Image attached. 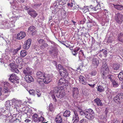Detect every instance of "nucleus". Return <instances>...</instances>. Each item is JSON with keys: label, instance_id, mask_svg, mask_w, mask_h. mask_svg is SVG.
I'll return each instance as SVG.
<instances>
[{"label": "nucleus", "instance_id": "36", "mask_svg": "<svg viewBox=\"0 0 123 123\" xmlns=\"http://www.w3.org/2000/svg\"><path fill=\"white\" fill-rule=\"evenodd\" d=\"M70 111L66 110L65 111L63 115L64 117H69L70 115Z\"/></svg>", "mask_w": 123, "mask_h": 123}, {"label": "nucleus", "instance_id": "31", "mask_svg": "<svg viewBox=\"0 0 123 123\" xmlns=\"http://www.w3.org/2000/svg\"><path fill=\"white\" fill-rule=\"evenodd\" d=\"M89 7H90V8H91L95 11L96 10H97L99 9V8H100V6L98 4H97L95 6L93 5H91L89 6Z\"/></svg>", "mask_w": 123, "mask_h": 123}, {"label": "nucleus", "instance_id": "10", "mask_svg": "<svg viewBox=\"0 0 123 123\" xmlns=\"http://www.w3.org/2000/svg\"><path fill=\"white\" fill-rule=\"evenodd\" d=\"M33 70L29 67L26 68L23 70V73L26 75H31L32 74Z\"/></svg>", "mask_w": 123, "mask_h": 123}, {"label": "nucleus", "instance_id": "62", "mask_svg": "<svg viewBox=\"0 0 123 123\" xmlns=\"http://www.w3.org/2000/svg\"><path fill=\"white\" fill-rule=\"evenodd\" d=\"M11 82L13 83L14 84H18L19 83V82L18 81V78L15 79L14 80H13V81H12V82Z\"/></svg>", "mask_w": 123, "mask_h": 123}, {"label": "nucleus", "instance_id": "7", "mask_svg": "<svg viewBox=\"0 0 123 123\" xmlns=\"http://www.w3.org/2000/svg\"><path fill=\"white\" fill-rule=\"evenodd\" d=\"M11 103L12 105V107L13 108H19V105L21 103V101L20 100L17 99H16L13 98L11 100Z\"/></svg>", "mask_w": 123, "mask_h": 123}, {"label": "nucleus", "instance_id": "30", "mask_svg": "<svg viewBox=\"0 0 123 123\" xmlns=\"http://www.w3.org/2000/svg\"><path fill=\"white\" fill-rule=\"evenodd\" d=\"M65 79L64 78H61L59 80L58 84V87H60L62 85H64L65 83Z\"/></svg>", "mask_w": 123, "mask_h": 123}, {"label": "nucleus", "instance_id": "45", "mask_svg": "<svg viewBox=\"0 0 123 123\" xmlns=\"http://www.w3.org/2000/svg\"><path fill=\"white\" fill-rule=\"evenodd\" d=\"M118 77L120 80H122L123 78V71H121L118 75Z\"/></svg>", "mask_w": 123, "mask_h": 123}, {"label": "nucleus", "instance_id": "52", "mask_svg": "<svg viewBox=\"0 0 123 123\" xmlns=\"http://www.w3.org/2000/svg\"><path fill=\"white\" fill-rule=\"evenodd\" d=\"M36 28L33 26H30L28 28V31H34L35 30Z\"/></svg>", "mask_w": 123, "mask_h": 123}, {"label": "nucleus", "instance_id": "41", "mask_svg": "<svg viewBox=\"0 0 123 123\" xmlns=\"http://www.w3.org/2000/svg\"><path fill=\"white\" fill-rule=\"evenodd\" d=\"M105 110L104 113V117H103V118L105 119L107 117V113L108 112V110H109V108H105Z\"/></svg>", "mask_w": 123, "mask_h": 123}, {"label": "nucleus", "instance_id": "50", "mask_svg": "<svg viewBox=\"0 0 123 123\" xmlns=\"http://www.w3.org/2000/svg\"><path fill=\"white\" fill-rule=\"evenodd\" d=\"M29 92L30 95L34 96H35L36 94L35 91L33 89L30 90L29 91Z\"/></svg>", "mask_w": 123, "mask_h": 123}, {"label": "nucleus", "instance_id": "39", "mask_svg": "<svg viewBox=\"0 0 123 123\" xmlns=\"http://www.w3.org/2000/svg\"><path fill=\"white\" fill-rule=\"evenodd\" d=\"M104 88L101 85H99L98 86L97 90L99 92H104Z\"/></svg>", "mask_w": 123, "mask_h": 123}, {"label": "nucleus", "instance_id": "58", "mask_svg": "<svg viewBox=\"0 0 123 123\" xmlns=\"http://www.w3.org/2000/svg\"><path fill=\"white\" fill-rule=\"evenodd\" d=\"M31 39L30 38H29L27 40L26 43L28 45L30 46L31 43Z\"/></svg>", "mask_w": 123, "mask_h": 123}, {"label": "nucleus", "instance_id": "19", "mask_svg": "<svg viewBox=\"0 0 123 123\" xmlns=\"http://www.w3.org/2000/svg\"><path fill=\"white\" fill-rule=\"evenodd\" d=\"M31 75H26L25 77V79L27 82L30 83L34 80V79Z\"/></svg>", "mask_w": 123, "mask_h": 123}, {"label": "nucleus", "instance_id": "23", "mask_svg": "<svg viewBox=\"0 0 123 123\" xmlns=\"http://www.w3.org/2000/svg\"><path fill=\"white\" fill-rule=\"evenodd\" d=\"M80 49V48L79 47H76L74 49L73 51H72V52L73 55L76 56L78 54V51Z\"/></svg>", "mask_w": 123, "mask_h": 123}, {"label": "nucleus", "instance_id": "35", "mask_svg": "<svg viewBox=\"0 0 123 123\" xmlns=\"http://www.w3.org/2000/svg\"><path fill=\"white\" fill-rule=\"evenodd\" d=\"M79 117H76L73 115L72 121H73V123H77L79 121Z\"/></svg>", "mask_w": 123, "mask_h": 123}, {"label": "nucleus", "instance_id": "5", "mask_svg": "<svg viewBox=\"0 0 123 123\" xmlns=\"http://www.w3.org/2000/svg\"><path fill=\"white\" fill-rule=\"evenodd\" d=\"M107 36H109L106 41V43H112L115 40V38L113 31H108L107 34Z\"/></svg>", "mask_w": 123, "mask_h": 123}, {"label": "nucleus", "instance_id": "4", "mask_svg": "<svg viewBox=\"0 0 123 123\" xmlns=\"http://www.w3.org/2000/svg\"><path fill=\"white\" fill-rule=\"evenodd\" d=\"M114 19L116 22L119 24H121L123 22V15L120 13L116 14Z\"/></svg>", "mask_w": 123, "mask_h": 123}, {"label": "nucleus", "instance_id": "17", "mask_svg": "<svg viewBox=\"0 0 123 123\" xmlns=\"http://www.w3.org/2000/svg\"><path fill=\"white\" fill-rule=\"evenodd\" d=\"M45 74L44 73L39 71L37 72V76L38 79H42L45 78Z\"/></svg>", "mask_w": 123, "mask_h": 123}, {"label": "nucleus", "instance_id": "13", "mask_svg": "<svg viewBox=\"0 0 123 123\" xmlns=\"http://www.w3.org/2000/svg\"><path fill=\"white\" fill-rule=\"evenodd\" d=\"M2 27L4 29H8L11 27L10 24H9L7 20H4L2 24Z\"/></svg>", "mask_w": 123, "mask_h": 123}, {"label": "nucleus", "instance_id": "38", "mask_svg": "<svg viewBox=\"0 0 123 123\" xmlns=\"http://www.w3.org/2000/svg\"><path fill=\"white\" fill-rule=\"evenodd\" d=\"M119 64H114L113 65V68L114 70H118L120 67Z\"/></svg>", "mask_w": 123, "mask_h": 123}, {"label": "nucleus", "instance_id": "46", "mask_svg": "<svg viewBox=\"0 0 123 123\" xmlns=\"http://www.w3.org/2000/svg\"><path fill=\"white\" fill-rule=\"evenodd\" d=\"M112 85L114 87H117L119 86V84L114 80H111Z\"/></svg>", "mask_w": 123, "mask_h": 123}, {"label": "nucleus", "instance_id": "8", "mask_svg": "<svg viewBox=\"0 0 123 123\" xmlns=\"http://www.w3.org/2000/svg\"><path fill=\"white\" fill-rule=\"evenodd\" d=\"M92 64L95 68H96L99 64V59L93 57L92 59Z\"/></svg>", "mask_w": 123, "mask_h": 123}, {"label": "nucleus", "instance_id": "44", "mask_svg": "<svg viewBox=\"0 0 123 123\" xmlns=\"http://www.w3.org/2000/svg\"><path fill=\"white\" fill-rule=\"evenodd\" d=\"M79 113L81 116H85L86 115V109L83 111L82 109H80V110L79 111Z\"/></svg>", "mask_w": 123, "mask_h": 123}, {"label": "nucleus", "instance_id": "3", "mask_svg": "<svg viewBox=\"0 0 123 123\" xmlns=\"http://www.w3.org/2000/svg\"><path fill=\"white\" fill-rule=\"evenodd\" d=\"M123 99V93L122 92L118 93L113 98V100L118 104H121Z\"/></svg>", "mask_w": 123, "mask_h": 123}, {"label": "nucleus", "instance_id": "40", "mask_svg": "<svg viewBox=\"0 0 123 123\" xmlns=\"http://www.w3.org/2000/svg\"><path fill=\"white\" fill-rule=\"evenodd\" d=\"M103 57H106L107 56V51L106 50L104 49H102V50H101Z\"/></svg>", "mask_w": 123, "mask_h": 123}, {"label": "nucleus", "instance_id": "47", "mask_svg": "<svg viewBox=\"0 0 123 123\" xmlns=\"http://www.w3.org/2000/svg\"><path fill=\"white\" fill-rule=\"evenodd\" d=\"M45 118L42 116L38 117V123H41V122H43L44 121L45 122Z\"/></svg>", "mask_w": 123, "mask_h": 123}, {"label": "nucleus", "instance_id": "48", "mask_svg": "<svg viewBox=\"0 0 123 123\" xmlns=\"http://www.w3.org/2000/svg\"><path fill=\"white\" fill-rule=\"evenodd\" d=\"M88 7H89V6H85L82 8H80V9H82L83 11H86V12L88 11L89 10L88 8ZM78 9L79 10V9Z\"/></svg>", "mask_w": 123, "mask_h": 123}, {"label": "nucleus", "instance_id": "27", "mask_svg": "<svg viewBox=\"0 0 123 123\" xmlns=\"http://www.w3.org/2000/svg\"><path fill=\"white\" fill-rule=\"evenodd\" d=\"M17 76L15 74H12L10 75V77L9 78V80L11 81V82L13 80H14L15 79H17Z\"/></svg>", "mask_w": 123, "mask_h": 123}, {"label": "nucleus", "instance_id": "12", "mask_svg": "<svg viewBox=\"0 0 123 123\" xmlns=\"http://www.w3.org/2000/svg\"><path fill=\"white\" fill-rule=\"evenodd\" d=\"M66 3L65 0H57L54 4V6L57 7L58 5L62 6Z\"/></svg>", "mask_w": 123, "mask_h": 123}, {"label": "nucleus", "instance_id": "6", "mask_svg": "<svg viewBox=\"0 0 123 123\" xmlns=\"http://www.w3.org/2000/svg\"><path fill=\"white\" fill-rule=\"evenodd\" d=\"M51 50H49V53L51 56H55L58 54V50L57 48L54 46H51Z\"/></svg>", "mask_w": 123, "mask_h": 123}, {"label": "nucleus", "instance_id": "14", "mask_svg": "<svg viewBox=\"0 0 123 123\" xmlns=\"http://www.w3.org/2000/svg\"><path fill=\"white\" fill-rule=\"evenodd\" d=\"M26 35L25 33L24 32H20L17 34V36H16V38L20 40L24 38Z\"/></svg>", "mask_w": 123, "mask_h": 123}, {"label": "nucleus", "instance_id": "1", "mask_svg": "<svg viewBox=\"0 0 123 123\" xmlns=\"http://www.w3.org/2000/svg\"><path fill=\"white\" fill-rule=\"evenodd\" d=\"M63 87L61 86L55 87V90L56 93V96L58 98H63L66 94Z\"/></svg>", "mask_w": 123, "mask_h": 123}, {"label": "nucleus", "instance_id": "51", "mask_svg": "<svg viewBox=\"0 0 123 123\" xmlns=\"http://www.w3.org/2000/svg\"><path fill=\"white\" fill-rule=\"evenodd\" d=\"M52 103H51L49 105V109L50 111L52 112L53 111L54 107Z\"/></svg>", "mask_w": 123, "mask_h": 123}, {"label": "nucleus", "instance_id": "21", "mask_svg": "<svg viewBox=\"0 0 123 123\" xmlns=\"http://www.w3.org/2000/svg\"><path fill=\"white\" fill-rule=\"evenodd\" d=\"M62 119L61 116L59 114L56 117L55 120L56 123H61L62 121Z\"/></svg>", "mask_w": 123, "mask_h": 123}, {"label": "nucleus", "instance_id": "15", "mask_svg": "<svg viewBox=\"0 0 123 123\" xmlns=\"http://www.w3.org/2000/svg\"><path fill=\"white\" fill-rule=\"evenodd\" d=\"M11 100H7L5 102V108L7 110H11V107H12V105L11 103Z\"/></svg>", "mask_w": 123, "mask_h": 123}, {"label": "nucleus", "instance_id": "49", "mask_svg": "<svg viewBox=\"0 0 123 123\" xmlns=\"http://www.w3.org/2000/svg\"><path fill=\"white\" fill-rule=\"evenodd\" d=\"M9 65H10V66L11 67L12 70L14 69L16 67V65L14 62L11 63L9 64Z\"/></svg>", "mask_w": 123, "mask_h": 123}, {"label": "nucleus", "instance_id": "26", "mask_svg": "<svg viewBox=\"0 0 123 123\" xmlns=\"http://www.w3.org/2000/svg\"><path fill=\"white\" fill-rule=\"evenodd\" d=\"M113 5L114 7L117 10H122L123 9V5L114 4H113Z\"/></svg>", "mask_w": 123, "mask_h": 123}, {"label": "nucleus", "instance_id": "61", "mask_svg": "<svg viewBox=\"0 0 123 123\" xmlns=\"http://www.w3.org/2000/svg\"><path fill=\"white\" fill-rule=\"evenodd\" d=\"M30 46L26 43L23 46V48L25 49H27Z\"/></svg>", "mask_w": 123, "mask_h": 123}, {"label": "nucleus", "instance_id": "24", "mask_svg": "<svg viewBox=\"0 0 123 123\" xmlns=\"http://www.w3.org/2000/svg\"><path fill=\"white\" fill-rule=\"evenodd\" d=\"M102 68L103 69V71H106L107 70H109V69L107 64L105 62H103Z\"/></svg>", "mask_w": 123, "mask_h": 123}, {"label": "nucleus", "instance_id": "57", "mask_svg": "<svg viewBox=\"0 0 123 123\" xmlns=\"http://www.w3.org/2000/svg\"><path fill=\"white\" fill-rule=\"evenodd\" d=\"M83 35L85 37H86V38H88L90 37L89 34L87 32V33H83Z\"/></svg>", "mask_w": 123, "mask_h": 123}, {"label": "nucleus", "instance_id": "16", "mask_svg": "<svg viewBox=\"0 0 123 123\" xmlns=\"http://www.w3.org/2000/svg\"><path fill=\"white\" fill-rule=\"evenodd\" d=\"M79 79L80 83L84 85H86L87 84V82L85 78L83 76L80 75Z\"/></svg>", "mask_w": 123, "mask_h": 123}, {"label": "nucleus", "instance_id": "54", "mask_svg": "<svg viewBox=\"0 0 123 123\" xmlns=\"http://www.w3.org/2000/svg\"><path fill=\"white\" fill-rule=\"evenodd\" d=\"M101 53V50H100L98 53L97 54V56L100 58H102L103 57L102 54Z\"/></svg>", "mask_w": 123, "mask_h": 123}, {"label": "nucleus", "instance_id": "64", "mask_svg": "<svg viewBox=\"0 0 123 123\" xmlns=\"http://www.w3.org/2000/svg\"><path fill=\"white\" fill-rule=\"evenodd\" d=\"M36 94L37 95L38 97H40L41 94V92L38 90H36Z\"/></svg>", "mask_w": 123, "mask_h": 123}, {"label": "nucleus", "instance_id": "28", "mask_svg": "<svg viewBox=\"0 0 123 123\" xmlns=\"http://www.w3.org/2000/svg\"><path fill=\"white\" fill-rule=\"evenodd\" d=\"M117 40L119 42L123 43V34L120 33L118 34L117 37Z\"/></svg>", "mask_w": 123, "mask_h": 123}, {"label": "nucleus", "instance_id": "60", "mask_svg": "<svg viewBox=\"0 0 123 123\" xmlns=\"http://www.w3.org/2000/svg\"><path fill=\"white\" fill-rule=\"evenodd\" d=\"M86 20V19L85 18H83L82 20L79 22V24H83L85 22Z\"/></svg>", "mask_w": 123, "mask_h": 123}, {"label": "nucleus", "instance_id": "22", "mask_svg": "<svg viewBox=\"0 0 123 123\" xmlns=\"http://www.w3.org/2000/svg\"><path fill=\"white\" fill-rule=\"evenodd\" d=\"M54 62L55 63V66L57 68V69L59 71V72L60 71H62L63 69H64L65 68H64L62 65L60 64H58V67H57V62L55 61H54Z\"/></svg>", "mask_w": 123, "mask_h": 123}, {"label": "nucleus", "instance_id": "29", "mask_svg": "<svg viewBox=\"0 0 123 123\" xmlns=\"http://www.w3.org/2000/svg\"><path fill=\"white\" fill-rule=\"evenodd\" d=\"M9 1L10 4L12 6H13V8L17 7V6L16 5V3L17 1L15 0H8Z\"/></svg>", "mask_w": 123, "mask_h": 123}, {"label": "nucleus", "instance_id": "11", "mask_svg": "<svg viewBox=\"0 0 123 123\" xmlns=\"http://www.w3.org/2000/svg\"><path fill=\"white\" fill-rule=\"evenodd\" d=\"M72 93L73 97L74 98H78L79 94V91L78 88H73V89Z\"/></svg>", "mask_w": 123, "mask_h": 123}, {"label": "nucleus", "instance_id": "20", "mask_svg": "<svg viewBox=\"0 0 123 123\" xmlns=\"http://www.w3.org/2000/svg\"><path fill=\"white\" fill-rule=\"evenodd\" d=\"M109 70H107L106 71H104L102 73V76L104 79H106L108 77L109 74Z\"/></svg>", "mask_w": 123, "mask_h": 123}, {"label": "nucleus", "instance_id": "33", "mask_svg": "<svg viewBox=\"0 0 123 123\" xmlns=\"http://www.w3.org/2000/svg\"><path fill=\"white\" fill-rule=\"evenodd\" d=\"M27 52L25 50H22L20 52V56L21 57H24L27 55Z\"/></svg>", "mask_w": 123, "mask_h": 123}, {"label": "nucleus", "instance_id": "43", "mask_svg": "<svg viewBox=\"0 0 123 123\" xmlns=\"http://www.w3.org/2000/svg\"><path fill=\"white\" fill-rule=\"evenodd\" d=\"M21 48V46L20 45L19 47L16 49H14L12 51L13 54L14 55H16L18 51Z\"/></svg>", "mask_w": 123, "mask_h": 123}, {"label": "nucleus", "instance_id": "34", "mask_svg": "<svg viewBox=\"0 0 123 123\" xmlns=\"http://www.w3.org/2000/svg\"><path fill=\"white\" fill-rule=\"evenodd\" d=\"M43 81L44 83L45 84H47L49 83L51 81V79L49 77H46L45 76V78L43 79Z\"/></svg>", "mask_w": 123, "mask_h": 123}, {"label": "nucleus", "instance_id": "2", "mask_svg": "<svg viewBox=\"0 0 123 123\" xmlns=\"http://www.w3.org/2000/svg\"><path fill=\"white\" fill-rule=\"evenodd\" d=\"M86 115L85 117L90 120H92L94 118L95 114L93 110L91 109H86Z\"/></svg>", "mask_w": 123, "mask_h": 123}, {"label": "nucleus", "instance_id": "9", "mask_svg": "<svg viewBox=\"0 0 123 123\" xmlns=\"http://www.w3.org/2000/svg\"><path fill=\"white\" fill-rule=\"evenodd\" d=\"M27 12L29 15L33 18H36L37 15V13L36 11L31 8L29 9V10Z\"/></svg>", "mask_w": 123, "mask_h": 123}, {"label": "nucleus", "instance_id": "53", "mask_svg": "<svg viewBox=\"0 0 123 123\" xmlns=\"http://www.w3.org/2000/svg\"><path fill=\"white\" fill-rule=\"evenodd\" d=\"M74 2L71 1V2H67V5L68 7H72L73 6Z\"/></svg>", "mask_w": 123, "mask_h": 123}, {"label": "nucleus", "instance_id": "37", "mask_svg": "<svg viewBox=\"0 0 123 123\" xmlns=\"http://www.w3.org/2000/svg\"><path fill=\"white\" fill-rule=\"evenodd\" d=\"M79 52V53L78 54L79 58L80 60H81L82 59V57L84 56L83 51L81 50Z\"/></svg>", "mask_w": 123, "mask_h": 123}, {"label": "nucleus", "instance_id": "42", "mask_svg": "<svg viewBox=\"0 0 123 123\" xmlns=\"http://www.w3.org/2000/svg\"><path fill=\"white\" fill-rule=\"evenodd\" d=\"M43 80V79H38L37 80V81L39 84H40L41 86H43L44 85V81Z\"/></svg>", "mask_w": 123, "mask_h": 123}, {"label": "nucleus", "instance_id": "18", "mask_svg": "<svg viewBox=\"0 0 123 123\" xmlns=\"http://www.w3.org/2000/svg\"><path fill=\"white\" fill-rule=\"evenodd\" d=\"M67 70L65 68L63 69V71L62 72L60 71L59 73L60 75L66 78L68 75V73L67 72Z\"/></svg>", "mask_w": 123, "mask_h": 123}, {"label": "nucleus", "instance_id": "63", "mask_svg": "<svg viewBox=\"0 0 123 123\" xmlns=\"http://www.w3.org/2000/svg\"><path fill=\"white\" fill-rule=\"evenodd\" d=\"M48 46V45L47 43H44L41 45V47L44 49L46 47H47Z\"/></svg>", "mask_w": 123, "mask_h": 123}, {"label": "nucleus", "instance_id": "56", "mask_svg": "<svg viewBox=\"0 0 123 123\" xmlns=\"http://www.w3.org/2000/svg\"><path fill=\"white\" fill-rule=\"evenodd\" d=\"M2 91L3 92L5 93H7L10 92V91H9L8 89L2 88Z\"/></svg>", "mask_w": 123, "mask_h": 123}, {"label": "nucleus", "instance_id": "25", "mask_svg": "<svg viewBox=\"0 0 123 123\" xmlns=\"http://www.w3.org/2000/svg\"><path fill=\"white\" fill-rule=\"evenodd\" d=\"M94 101L98 106H102L103 105V104L101 102V100L99 98H97L94 100Z\"/></svg>", "mask_w": 123, "mask_h": 123}, {"label": "nucleus", "instance_id": "59", "mask_svg": "<svg viewBox=\"0 0 123 123\" xmlns=\"http://www.w3.org/2000/svg\"><path fill=\"white\" fill-rule=\"evenodd\" d=\"M12 19H13V20H11V22H10V24H12V25H13L15 23L16 20V18L15 17L12 18Z\"/></svg>", "mask_w": 123, "mask_h": 123}, {"label": "nucleus", "instance_id": "55", "mask_svg": "<svg viewBox=\"0 0 123 123\" xmlns=\"http://www.w3.org/2000/svg\"><path fill=\"white\" fill-rule=\"evenodd\" d=\"M55 92H56L54 88V90H52L49 93V94L51 95V96H53V95H54L55 94V95H56V93Z\"/></svg>", "mask_w": 123, "mask_h": 123}, {"label": "nucleus", "instance_id": "32", "mask_svg": "<svg viewBox=\"0 0 123 123\" xmlns=\"http://www.w3.org/2000/svg\"><path fill=\"white\" fill-rule=\"evenodd\" d=\"M38 115L36 113L34 114L32 116V120L35 122L38 121Z\"/></svg>", "mask_w": 123, "mask_h": 123}]
</instances>
